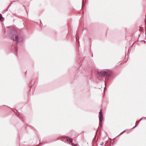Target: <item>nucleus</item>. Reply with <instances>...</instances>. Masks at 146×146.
Wrapping results in <instances>:
<instances>
[{"label":"nucleus","instance_id":"4","mask_svg":"<svg viewBox=\"0 0 146 146\" xmlns=\"http://www.w3.org/2000/svg\"><path fill=\"white\" fill-rule=\"evenodd\" d=\"M67 140L68 141L70 142L71 143H72V141L71 140V139H70L69 138H67Z\"/></svg>","mask_w":146,"mask_h":146},{"label":"nucleus","instance_id":"2","mask_svg":"<svg viewBox=\"0 0 146 146\" xmlns=\"http://www.w3.org/2000/svg\"><path fill=\"white\" fill-rule=\"evenodd\" d=\"M100 120L101 122L103 120V115L102 114V110H101L99 112V116Z\"/></svg>","mask_w":146,"mask_h":146},{"label":"nucleus","instance_id":"1","mask_svg":"<svg viewBox=\"0 0 146 146\" xmlns=\"http://www.w3.org/2000/svg\"><path fill=\"white\" fill-rule=\"evenodd\" d=\"M98 74L100 75L107 76L109 74V71L107 70H103L99 72Z\"/></svg>","mask_w":146,"mask_h":146},{"label":"nucleus","instance_id":"5","mask_svg":"<svg viewBox=\"0 0 146 146\" xmlns=\"http://www.w3.org/2000/svg\"><path fill=\"white\" fill-rule=\"evenodd\" d=\"M72 145H73L74 146H78V145H77L76 144H74V145H73V144L72 143Z\"/></svg>","mask_w":146,"mask_h":146},{"label":"nucleus","instance_id":"6","mask_svg":"<svg viewBox=\"0 0 146 146\" xmlns=\"http://www.w3.org/2000/svg\"><path fill=\"white\" fill-rule=\"evenodd\" d=\"M17 38H18L16 36L15 38V40H16Z\"/></svg>","mask_w":146,"mask_h":146},{"label":"nucleus","instance_id":"3","mask_svg":"<svg viewBox=\"0 0 146 146\" xmlns=\"http://www.w3.org/2000/svg\"><path fill=\"white\" fill-rule=\"evenodd\" d=\"M4 19V18L2 17V15L0 14V20L2 21H3Z\"/></svg>","mask_w":146,"mask_h":146}]
</instances>
